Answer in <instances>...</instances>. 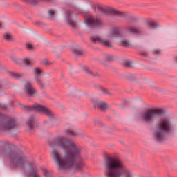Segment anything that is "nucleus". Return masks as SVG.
I'll return each mask as SVG.
<instances>
[{"label": "nucleus", "instance_id": "obj_36", "mask_svg": "<svg viewBox=\"0 0 177 177\" xmlns=\"http://www.w3.org/2000/svg\"><path fill=\"white\" fill-rule=\"evenodd\" d=\"M0 88H1V84H0Z\"/></svg>", "mask_w": 177, "mask_h": 177}, {"label": "nucleus", "instance_id": "obj_6", "mask_svg": "<svg viewBox=\"0 0 177 177\" xmlns=\"http://www.w3.org/2000/svg\"><path fill=\"white\" fill-rule=\"evenodd\" d=\"M15 127H16V122L14 119H7L0 116V131H9Z\"/></svg>", "mask_w": 177, "mask_h": 177}, {"label": "nucleus", "instance_id": "obj_22", "mask_svg": "<svg viewBox=\"0 0 177 177\" xmlns=\"http://www.w3.org/2000/svg\"><path fill=\"white\" fill-rule=\"evenodd\" d=\"M73 53H75V55H77V56L82 55V51L77 48L73 49Z\"/></svg>", "mask_w": 177, "mask_h": 177}, {"label": "nucleus", "instance_id": "obj_24", "mask_svg": "<svg viewBox=\"0 0 177 177\" xmlns=\"http://www.w3.org/2000/svg\"><path fill=\"white\" fill-rule=\"evenodd\" d=\"M43 174L46 177H52V174L49 173L46 169H43Z\"/></svg>", "mask_w": 177, "mask_h": 177}, {"label": "nucleus", "instance_id": "obj_33", "mask_svg": "<svg viewBox=\"0 0 177 177\" xmlns=\"http://www.w3.org/2000/svg\"><path fill=\"white\" fill-rule=\"evenodd\" d=\"M109 12L110 13H118V12H117V10H115L114 8H110Z\"/></svg>", "mask_w": 177, "mask_h": 177}, {"label": "nucleus", "instance_id": "obj_12", "mask_svg": "<svg viewBox=\"0 0 177 177\" xmlns=\"http://www.w3.org/2000/svg\"><path fill=\"white\" fill-rule=\"evenodd\" d=\"M37 120L34 119L33 117H30L27 122H26V127L28 128V129H32L34 128V124H35V122Z\"/></svg>", "mask_w": 177, "mask_h": 177}, {"label": "nucleus", "instance_id": "obj_28", "mask_svg": "<svg viewBox=\"0 0 177 177\" xmlns=\"http://www.w3.org/2000/svg\"><path fill=\"white\" fill-rule=\"evenodd\" d=\"M10 75L11 77H12V78H15V80L19 78V77H20V75H18L17 73H11Z\"/></svg>", "mask_w": 177, "mask_h": 177}, {"label": "nucleus", "instance_id": "obj_25", "mask_svg": "<svg viewBox=\"0 0 177 177\" xmlns=\"http://www.w3.org/2000/svg\"><path fill=\"white\" fill-rule=\"evenodd\" d=\"M28 3H30L31 5H35L37 3V0H23Z\"/></svg>", "mask_w": 177, "mask_h": 177}, {"label": "nucleus", "instance_id": "obj_27", "mask_svg": "<svg viewBox=\"0 0 177 177\" xmlns=\"http://www.w3.org/2000/svg\"><path fill=\"white\" fill-rule=\"evenodd\" d=\"M104 59H106V60H111V59H113V56L109 54H106L104 56Z\"/></svg>", "mask_w": 177, "mask_h": 177}, {"label": "nucleus", "instance_id": "obj_11", "mask_svg": "<svg viewBox=\"0 0 177 177\" xmlns=\"http://www.w3.org/2000/svg\"><path fill=\"white\" fill-rule=\"evenodd\" d=\"M71 11L68 10L66 11V21L68 23V24H69V26H71V27H73V28H75V22L71 21Z\"/></svg>", "mask_w": 177, "mask_h": 177}, {"label": "nucleus", "instance_id": "obj_2", "mask_svg": "<svg viewBox=\"0 0 177 177\" xmlns=\"http://www.w3.org/2000/svg\"><path fill=\"white\" fill-rule=\"evenodd\" d=\"M142 121L147 124H150L156 120H161L154 131L153 136L157 142H164L165 140V133L172 131L171 120L168 118L164 117V111L160 109H149L144 112L141 115Z\"/></svg>", "mask_w": 177, "mask_h": 177}, {"label": "nucleus", "instance_id": "obj_5", "mask_svg": "<svg viewBox=\"0 0 177 177\" xmlns=\"http://www.w3.org/2000/svg\"><path fill=\"white\" fill-rule=\"evenodd\" d=\"M24 109L28 111L32 110V111H35V113L46 114L48 117H53V112L50 111L45 106L39 105V104H35L32 106H25Z\"/></svg>", "mask_w": 177, "mask_h": 177}, {"label": "nucleus", "instance_id": "obj_35", "mask_svg": "<svg viewBox=\"0 0 177 177\" xmlns=\"http://www.w3.org/2000/svg\"><path fill=\"white\" fill-rule=\"evenodd\" d=\"M11 58H12V59H15L16 57H11Z\"/></svg>", "mask_w": 177, "mask_h": 177}, {"label": "nucleus", "instance_id": "obj_9", "mask_svg": "<svg viewBox=\"0 0 177 177\" xmlns=\"http://www.w3.org/2000/svg\"><path fill=\"white\" fill-rule=\"evenodd\" d=\"M88 27H97L102 24V22L98 19H95L92 16H88L87 20L85 21Z\"/></svg>", "mask_w": 177, "mask_h": 177}, {"label": "nucleus", "instance_id": "obj_32", "mask_svg": "<svg viewBox=\"0 0 177 177\" xmlns=\"http://www.w3.org/2000/svg\"><path fill=\"white\" fill-rule=\"evenodd\" d=\"M125 64L128 67H131L132 66V62L131 61H126Z\"/></svg>", "mask_w": 177, "mask_h": 177}, {"label": "nucleus", "instance_id": "obj_7", "mask_svg": "<svg viewBox=\"0 0 177 177\" xmlns=\"http://www.w3.org/2000/svg\"><path fill=\"white\" fill-rule=\"evenodd\" d=\"M128 36V33L121 32V28H115L109 35V38H125Z\"/></svg>", "mask_w": 177, "mask_h": 177}, {"label": "nucleus", "instance_id": "obj_21", "mask_svg": "<svg viewBox=\"0 0 177 177\" xmlns=\"http://www.w3.org/2000/svg\"><path fill=\"white\" fill-rule=\"evenodd\" d=\"M27 177H39L36 171L30 172L29 175Z\"/></svg>", "mask_w": 177, "mask_h": 177}, {"label": "nucleus", "instance_id": "obj_30", "mask_svg": "<svg viewBox=\"0 0 177 177\" xmlns=\"http://www.w3.org/2000/svg\"><path fill=\"white\" fill-rule=\"evenodd\" d=\"M26 48L29 50H32V45L30 43L26 44Z\"/></svg>", "mask_w": 177, "mask_h": 177}, {"label": "nucleus", "instance_id": "obj_16", "mask_svg": "<svg viewBox=\"0 0 177 177\" xmlns=\"http://www.w3.org/2000/svg\"><path fill=\"white\" fill-rule=\"evenodd\" d=\"M147 24L149 26V27H151V28H156V27H158V24H157V22L153 20L148 21Z\"/></svg>", "mask_w": 177, "mask_h": 177}, {"label": "nucleus", "instance_id": "obj_34", "mask_svg": "<svg viewBox=\"0 0 177 177\" xmlns=\"http://www.w3.org/2000/svg\"><path fill=\"white\" fill-rule=\"evenodd\" d=\"M0 28H2V23L0 22Z\"/></svg>", "mask_w": 177, "mask_h": 177}, {"label": "nucleus", "instance_id": "obj_4", "mask_svg": "<svg viewBox=\"0 0 177 177\" xmlns=\"http://www.w3.org/2000/svg\"><path fill=\"white\" fill-rule=\"evenodd\" d=\"M8 157L12 167H16L17 168H19V169H26V168L31 167V163L27 160V158L21 151L17 153L10 151L8 153Z\"/></svg>", "mask_w": 177, "mask_h": 177}, {"label": "nucleus", "instance_id": "obj_18", "mask_svg": "<svg viewBox=\"0 0 177 177\" xmlns=\"http://www.w3.org/2000/svg\"><path fill=\"white\" fill-rule=\"evenodd\" d=\"M4 38L6 39V41L13 40V36H12V34L10 32H8L4 34Z\"/></svg>", "mask_w": 177, "mask_h": 177}, {"label": "nucleus", "instance_id": "obj_15", "mask_svg": "<svg viewBox=\"0 0 177 177\" xmlns=\"http://www.w3.org/2000/svg\"><path fill=\"white\" fill-rule=\"evenodd\" d=\"M23 62L26 66H30V64L34 62V59L31 57H25L24 58Z\"/></svg>", "mask_w": 177, "mask_h": 177}, {"label": "nucleus", "instance_id": "obj_29", "mask_svg": "<svg viewBox=\"0 0 177 177\" xmlns=\"http://www.w3.org/2000/svg\"><path fill=\"white\" fill-rule=\"evenodd\" d=\"M55 10H48V15H50V17H53L55 16Z\"/></svg>", "mask_w": 177, "mask_h": 177}, {"label": "nucleus", "instance_id": "obj_8", "mask_svg": "<svg viewBox=\"0 0 177 177\" xmlns=\"http://www.w3.org/2000/svg\"><path fill=\"white\" fill-rule=\"evenodd\" d=\"M24 89L28 96H35L37 95V90L32 86V84L30 82H26L24 84Z\"/></svg>", "mask_w": 177, "mask_h": 177}, {"label": "nucleus", "instance_id": "obj_14", "mask_svg": "<svg viewBox=\"0 0 177 177\" xmlns=\"http://www.w3.org/2000/svg\"><path fill=\"white\" fill-rule=\"evenodd\" d=\"M127 30L130 31V32H134L135 34H139V32H140V29L139 28L133 26L127 27Z\"/></svg>", "mask_w": 177, "mask_h": 177}, {"label": "nucleus", "instance_id": "obj_1", "mask_svg": "<svg viewBox=\"0 0 177 177\" xmlns=\"http://www.w3.org/2000/svg\"><path fill=\"white\" fill-rule=\"evenodd\" d=\"M50 147L59 149V151L54 149L51 153L59 171H67L73 168L78 171L81 168V165L75 164V161H81V149L70 139L59 137L51 142Z\"/></svg>", "mask_w": 177, "mask_h": 177}, {"label": "nucleus", "instance_id": "obj_26", "mask_svg": "<svg viewBox=\"0 0 177 177\" xmlns=\"http://www.w3.org/2000/svg\"><path fill=\"white\" fill-rule=\"evenodd\" d=\"M83 70L84 73H86V74H89L90 75H92V71H91L88 68L83 67Z\"/></svg>", "mask_w": 177, "mask_h": 177}, {"label": "nucleus", "instance_id": "obj_31", "mask_svg": "<svg viewBox=\"0 0 177 177\" xmlns=\"http://www.w3.org/2000/svg\"><path fill=\"white\" fill-rule=\"evenodd\" d=\"M101 91L103 93H106L107 95H110V93L109 91H107L106 89L103 87L101 88Z\"/></svg>", "mask_w": 177, "mask_h": 177}, {"label": "nucleus", "instance_id": "obj_10", "mask_svg": "<svg viewBox=\"0 0 177 177\" xmlns=\"http://www.w3.org/2000/svg\"><path fill=\"white\" fill-rule=\"evenodd\" d=\"M91 40L92 42H99L100 44H102V45H105V46H111V42H110V41L102 39L99 35L91 36Z\"/></svg>", "mask_w": 177, "mask_h": 177}, {"label": "nucleus", "instance_id": "obj_23", "mask_svg": "<svg viewBox=\"0 0 177 177\" xmlns=\"http://www.w3.org/2000/svg\"><path fill=\"white\" fill-rule=\"evenodd\" d=\"M66 133L70 135V136H77V133L71 131V130H66Z\"/></svg>", "mask_w": 177, "mask_h": 177}, {"label": "nucleus", "instance_id": "obj_17", "mask_svg": "<svg viewBox=\"0 0 177 177\" xmlns=\"http://www.w3.org/2000/svg\"><path fill=\"white\" fill-rule=\"evenodd\" d=\"M120 45H121L122 46L128 47L131 46V43L128 40L122 39L120 42Z\"/></svg>", "mask_w": 177, "mask_h": 177}, {"label": "nucleus", "instance_id": "obj_20", "mask_svg": "<svg viewBox=\"0 0 177 177\" xmlns=\"http://www.w3.org/2000/svg\"><path fill=\"white\" fill-rule=\"evenodd\" d=\"M41 68H35L34 69V74H35V77H39V75H41Z\"/></svg>", "mask_w": 177, "mask_h": 177}, {"label": "nucleus", "instance_id": "obj_3", "mask_svg": "<svg viewBox=\"0 0 177 177\" xmlns=\"http://www.w3.org/2000/svg\"><path fill=\"white\" fill-rule=\"evenodd\" d=\"M106 177H133L135 174L117 158H108L105 161Z\"/></svg>", "mask_w": 177, "mask_h": 177}, {"label": "nucleus", "instance_id": "obj_19", "mask_svg": "<svg viewBox=\"0 0 177 177\" xmlns=\"http://www.w3.org/2000/svg\"><path fill=\"white\" fill-rule=\"evenodd\" d=\"M35 82L41 88H44V84H42V82L41 81V79L39 78V76L35 77Z\"/></svg>", "mask_w": 177, "mask_h": 177}, {"label": "nucleus", "instance_id": "obj_13", "mask_svg": "<svg viewBox=\"0 0 177 177\" xmlns=\"http://www.w3.org/2000/svg\"><path fill=\"white\" fill-rule=\"evenodd\" d=\"M95 107H98L100 110H106L107 109V104L103 101H99L95 103Z\"/></svg>", "mask_w": 177, "mask_h": 177}]
</instances>
